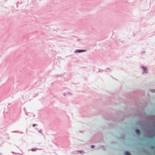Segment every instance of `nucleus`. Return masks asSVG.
<instances>
[{
    "instance_id": "11",
    "label": "nucleus",
    "mask_w": 155,
    "mask_h": 155,
    "mask_svg": "<svg viewBox=\"0 0 155 155\" xmlns=\"http://www.w3.org/2000/svg\"><path fill=\"white\" fill-rule=\"evenodd\" d=\"M79 133H83L84 132L83 131H81V130H80L79 131Z\"/></svg>"
},
{
    "instance_id": "7",
    "label": "nucleus",
    "mask_w": 155,
    "mask_h": 155,
    "mask_svg": "<svg viewBox=\"0 0 155 155\" xmlns=\"http://www.w3.org/2000/svg\"><path fill=\"white\" fill-rule=\"evenodd\" d=\"M19 2H18L16 3V7L17 8H18V4H19Z\"/></svg>"
},
{
    "instance_id": "1",
    "label": "nucleus",
    "mask_w": 155,
    "mask_h": 155,
    "mask_svg": "<svg viewBox=\"0 0 155 155\" xmlns=\"http://www.w3.org/2000/svg\"><path fill=\"white\" fill-rule=\"evenodd\" d=\"M87 51V50H82V49H77L74 51V53H80L84 52H85Z\"/></svg>"
},
{
    "instance_id": "4",
    "label": "nucleus",
    "mask_w": 155,
    "mask_h": 155,
    "mask_svg": "<svg viewBox=\"0 0 155 155\" xmlns=\"http://www.w3.org/2000/svg\"><path fill=\"white\" fill-rule=\"evenodd\" d=\"M125 155H130V153L128 152H127L125 153Z\"/></svg>"
},
{
    "instance_id": "19",
    "label": "nucleus",
    "mask_w": 155,
    "mask_h": 155,
    "mask_svg": "<svg viewBox=\"0 0 155 155\" xmlns=\"http://www.w3.org/2000/svg\"><path fill=\"white\" fill-rule=\"evenodd\" d=\"M64 96H65L66 95V94L64 95Z\"/></svg>"
},
{
    "instance_id": "6",
    "label": "nucleus",
    "mask_w": 155,
    "mask_h": 155,
    "mask_svg": "<svg viewBox=\"0 0 155 155\" xmlns=\"http://www.w3.org/2000/svg\"><path fill=\"white\" fill-rule=\"evenodd\" d=\"M136 131L137 134H140V132L139 130H136Z\"/></svg>"
},
{
    "instance_id": "3",
    "label": "nucleus",
    "mask_w": 155,
    "mask_h": 155,
    "mask_svg": "<svg viewBox=\"0 0 155 155\" xmlns=\"http://www.w3.org/2000/svg\"><path fill=\"white\" fill-rule=\"evenodd\" d=\"M38 149L36 148H32L31 149V150L33 152L36 151Z\"/></svg>"
},
{
    "instance_id": "12",
    "label": "nucleus",
    "mask_w": 155,
    "mask_h": 155,
    "mask_svg": "<svg viewBox=\"0 0 155 155\" xmlns=\"http://www.w3.org/2000/svg\"><path fill=\"white\" fill-rule=\"evenodd\" d=\"M94 147V145H91V148H93V147Z\"/></svg>"
},
{
    "instance_id": "2",
    "label": "nucleus",
    "mask_w": 155,
    "mask_h": 155,
    "mask_svg": "<svg viewBox=\"0 0 155 155\" xmlns=\"http://www.w3.org/2000/svg\"><path fill=\"white\" fill-rule=\"evenodd\" d=\"M75 152H77L76 153H78L79 152L80 153L82 154V153H84V152L83 150H76L75 151Z\"/></svg>"
},
{
    "instance_id": "9",
    "label": "nucleus",
    "mask_w": 155,
    "mask_h": 155,
    "mask_svg": "<svg viewBox=\"0 0 155 155\" xmlns=\"http://www.w3.org/2000/svg\"><path fill=\"white\" fill-rule=\"evenodd\" d=\"M55 76L56 77L58 78V77L59 76H61V74H58L55 75Z\"/></svg>"
},
{
    "instance_id": "8",
    "label": "nucleus",
    "mask_w": 155,
    "mask_h": 155,
    "mask_svg": "<svg viewBox=\"0 0 155 155\" xmlns=\"http://www.w3.org/2000/svg\"><path fill=\"white\" fill-rule=\"evenodd\" d=\"M38 131L40 133H41V134H42V130H38Z\"/></svg>"
},
{
    "instance_id": "13",
    "label": "nucleus",
    "mask_w": 155,
    "mask_h": 155,
    "mask_svg": "<svg viewBox=\"0 0 155 155\" xmlns=\"http://www.w3.org/2000/svg\"><path fill=\"white\" fill-rule=\"evenodd\" d=\"M147 70L145 69V70L144 71V72H145V73H147Z\"/></svg>"
},
{
    "instance_id": "15",
    "label": "nucleus",
    "mask_w": 155,
    "mask_h": 155,
    "mask_svg": "<svg viewBox=\"0 0 155 155\" xmlns=\"http://www.w3.org/2000/svg\"><path fill=\"white\" fill-rule=\"evenodd\" d=\"M2 153H0V155H2Z\"/></svg>"
},
{
    "instance_id": "18",
    "label": "nucleus",
    "mask_w": 155,
    "mask_h": 155,
    "mask_svg": "<svg viewBox=\"0 0 155 155\" xmlns=\"http://www.w3.org/2000/svg\"><path fill=\"white\" fill-rule=\"evenodd\" d=\"M153 92H154L155 91L154 90H153Z\"/></svg>"
},
{
    "instance_id": "16",
    "label": "nucleus",
    "mask_w": 155,
    "mask_h": 155,
    "mask_svg": "<svg viewBox=\"0 0 155 155\" xmlns=\"http://www.w3.org/2000/svg\"><path fill=\"white\" fill-rule=\"evenodd\" d=\"M35 129H38V128H37V127H36V128H35Z\"/></svg>"
},
{
    "instance_id": "14",
    "label": "nucleus",
    "mask_w": 155,
    "mask_h": 155,
    "mask_svg": "<svg viewBox=\"0 0 155 155\" xmlns=\"http://www.w3.org/2000/svg\"><path fill=\"white\" fill-rule=\"evenodd\" d=\"M38 94H35V96H37L38 95Z\"/></svg>"
},
{
    "instance_id": "10",
    "label": "nucleus",
    "mask_w": 155,
    "mask_h": 155,
    "mask_svg": "<svg viewBox=\"0 0 155 155\" xmlns=\"http://www.w3.org/2000/svg\"><path fill=\"white\" fill-rule=\"evenodd\" d=\"M68 95H72V94L71 93V92H68Z\"/></svg>"
},
{
    "instance_id": "5",
    "label": "nucleus",
    "mask_w": 155,
    "mask_h": 155,
    "mask_svg": "<svg viewBox=\"0 0 155 155\" xmlns=\"http://www.w3.org/2000/svg\"><path fill=\"white\" fill-rule=\"evenodd\" d=\"M32 126L33 127H35V126H37L38 124H32Z\"/></svg>"
},
{
    "instance_id": "17",
    "label": "nucleus",
    "mask_w": 155,
    "mask_h": 155,
    "mask_svg": "<svg viewBox=\"0 0 155 155\" xmlns=\"http://www.w3.org/2000/svg\"><path fill=\"white\" fill-rule=\"evenodd\" d=\"M7 0H5V2H6Z\"/></svg>"
}]
</instances>
